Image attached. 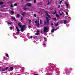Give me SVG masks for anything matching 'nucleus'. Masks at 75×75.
Wrapping results in <instances>:
<instances>
[{
	"mask_svg": "<svg viewBox=\"0 0 75 75\" xmlns=\"http://www.w3.org/2000/svg\"><path fill=\"white\" fill-rule=\"evenodd\" d=\"M44 11L45 13L46 14L47 16H48L49 18H50L51 16L48 14V11Z\"/></svg>",
	"mask_w": 75,
	"mask_h": 75,
	"instance_id": "f257e3e1",
	"label": "nucleus"
},
{
	"mask_svg": "<svg viewBox=\"0 0 75 75\" xmlns=\"http://www.w3.org/2000/svg\"><path fill=\"white\" fill-rule=\"evenodd\" d=\"M46 31H48V27H44V29L43 30V31L44 33H45Z\"/></svg>",
	"mask_w": 75,
	"mask_h": 75,
	"instance_id": "f03ea898",
	"label": "nucleus"
},
{
	"mask_svg": "<svg viewBox=\"0 0 75 75\" xmlns=\"http://www.w3.org/2000/svg\"><path fill=\"white\" fill-rule=\"evenodd\" d=\"M65 73L67 74H68V73H69V70L68 69H66L65 70Z\"/></svg>",
	"mask_w": 75,
	"mask_h": 75,
	"instance_id": "7ed1b4c3",
	"label": "nucleus"
},
{
	"mask_svg": "<svg viewBox=\"0 0 75 75\" xmlns=\"http://www.w3.org/2000/svg\"><path fill=\"white\" fill-rule=\"evenodd\" d=\"M46 21L47 23L48 24H49V19L48 18V17H46Z\"/></svg>",
	"mask_w": 75,
	"mask_h": 75,
	"instance_id": "20e7f679",
	"label": "nucleus"
},
{
	"mask_svg": "<svg viewBox=\"0 0 75 75\" xmlns=\"http://www.w3.org/2000/svg\"><path fill=\"white\" fill-rule=\"evenodd\" d=\"M18 26L20 27V28H21V27H22V25L20 23H18Z\"/></svg>",
	"mask_w": 75,
	"mask_h": 75,
	"instance_id": "39448f33",
	"label": "nucleus"
},
{
	"mask_svg": "<svg viewBox=\"0 0 75 75\" xmlns=\"http://www.w3.org/2000/svg\"><path fill=\"white\" fill-rule=\"evenodd\" d=\"M26 5L29 7H30V6H31V4L30 3H27Z\"/></svg>",
	"mask_w": 75,
	"mask_h": 75,
	"instance_id": "423d86ee",
	"label": "nucleus"
},
{
	"mask_svg": "<svg viewBox=\"0 0 75 75\" xmlns=\"http://www.w3.org/2000/svg\"><path fill=\"white\" fill-rule=\"evenodd\" d=\"M51 1H50V0H48V3H47V5H49L50 4H51Z\"/></svg>",
	"mask_w": 75,
	"mask_h": 75,
	"instance_id": "0eeeda50",
	"label": "nucleus"
},
{
	"mask_svg": "<svg viewBox=\"0 0 75 75\" xmlns=\"http://www.w3.org/2000/svg\"><path fill=\"white\" fill-rule=\"evenodd\" d=\"M26 14V13L23 12L22 13V16H23V17H24V16H25V14Z\"/></svg>",
	"mask_w": 75,
	"mask_h": 75,
	"instance_id": "6e6552de",
	"label": "nucleus"
},
{
	"mask_svg": "<svg viewBox=\"0 0 75 75\" xmlns=\"http://www.w3.org/2000/svg\"><path fill=\"white\" fill-rule=\"evenodd\" d=\"M40 23H39V22H38L37 25V27L38 28H39L40 27Z\"/></svg>",
	"mask_w": 75,
	"mask_h": 75,
	"instance_id": "1a4fd4ad",
	"label": "nucleus"
},
{
	"mask_svg": "<svg viewBox=\"0 0 75 75\" xmlns=\"http://www.w3.org/2000/svg\"><path fill=\"white\" fill-rule=\"evenodd\" d=\"M63 22L64 23V24H67V22L65 20H64Z\"/></svg>",
	"mask_w": 75,
	"mask_h": 75,
	"instance_id": "9d476101",
	"label": "nucleus"
},
{
	"mask_svg": "<svg viewBox=\"0 0 75 75\" xmlns=\"http://www.w3.org/2000/svg\"><path fill=\"white\" fill-rule=\"evenodd\" d=\"M52 20H54V21H55L57 20V18H52Z\"/></svg>",
	"mask_w": 75,
	"mask_h": 75,
	"instance_id": "9b49d317",
	"label": "nucleus"
},
{
	"mask_svg": "<svg viewBox=\"0 0 75 75\" xmlns=\"http://www.w3.org/2000/svg\"><path fill=\"white\" fill-rule=\"evenodd\" d=\"M55 24V27H57L58 25H59V24L58 23H54Z\"/></svg>",
	"mask_w": 75,
	"mask_h": 75,
	"instance_id": "f8f14e48",
	"label": "nucleus"
},
{
	"mask_svg": "<svg viewBox=\"0 0 75 75\" xmlns=\"http://www.w3.org/2000/svg\"><path fill=\"white\" fill-rule=\"evenodd\" d=\"M55 31V29L53 28L52 30L51 31V33H54Z\"/></svg>",
	"mask_w": 75,
	"mask_h": 75,
	"instance_id": "ddd939ff",
	"label": "nucleus"
},
{
	"mask_svg": "<svg viewBox=\"0 0 75 75\" xmlns=\"http://www.w3.org/2000/svg\"><path fill=\"white\" fill-rule=\"evenodd\" d=\"M28 21H29V24H30V23H31L32 21H31V19H28Z\"/></svg>",
	"mask_w": 75,
	"mask_h": 75,
	"instance_id": "4468645a",
	"label": "nucleus"
},
{
	"mask_svg": "<svg viewBox=\"0 0 75 75\" xmlns=\"http://www.w3.org/2000/svg\"><path fill=\"white\" fill-rule=\"evenodd\" d=\"M11 18L14 20L15 21H16V18L14 17H12Z\"/></svg>",
	"mask_w": 75,
	"mask_h": 75,
	"instance_id": "2eb2a0df",
	"label": "nucleus"
},
{
	"mask_svg": "<svg viewBox=\"0 0 75 75\" xmlns=\"http://www.w3.org/2000/svg\"><path fill=\"white\" fill-rule=\"evenodd\" d=\"M56 16L57 17V18H59V16L58 15V14H56Z\"/></svg>",
	"mask_w": 75,
	"mask_h": 75,
	"instance_id": "dca6fc26",
	"label": "nucleus"
},
{
	"mask_svg": "<svg viewBox=\"0 0 75 75\" xmlns=\"http://www.w3.org/2000/svg\"><path fill=\"white\" fill-rule=\"evenodd\" d=\"M11 23H12V22L11 23H9L8 22H7V24L8 25H11Z\"/></svg>",
	"mask_w": 75,
	"mask_h": 75,
	"instance_id": "f3484780",
	"label": "nucleus"
},
{
	"mask_svg": "<svg viewBox=\"0 0 75 75\" xmlns=\"http://www.w3.org/2000/svg\"><path fill=\"white\" fill-rule=\"evenodd\" d=\"M25 25H23L22 26V28H23L24 29V28H25Z\"/></svg>",
	"mask_w": 75,
	"mask_h": 75,
	"instance_id": "a211bd4d",
	"label": "nucleus"
},
{
	"mask_svg": "<svg viewBox=\"0 0 75 75\" xmlns=\"http://www.w3.org/2000/svg\"><path fill=\"white\" fill-rule=\"evenodd\" d=\"M23 31H24V29H23V28H21V32H23Z\"/></svg>",
	"mask_w": 75,
	"mask_h": 75,
	"instance_id": "6ab92c4d",
	"label": "nucleus"
},
{
	"mask_svg": "<svg viewBox=\"0 0 75 75\" xmlns=\"http://www.w3.org/2000/svg\"><path fill=\"white\" fill-rule=\"evenodd\" d=\"M10 69H11V70H13L14 68L12 67H10Z\"/></svg>",
	"mask_w": 75,
	"mask_h": 75,
	"instance_id": "aec40b11",
	"label": "nucleus"
},
{
	"mask_svg": "<svg viewBox=\"0 0 75 75\" xmlns=\"http://www.w3.org/2000/svg\"><path fill=\"white\" fill-rule=\"evenodd\" d=\"M17 17H18V18L20 17V15L19 14H17Z\"/></svg>",
	"mask_w": 75,
	"mask_h": 75,
	"instance_id": "412c9836",
	"label": "nucleus"
},
{
	"mask_svg": "<svg viewBox=\"0 0 75 75\" xmlns=\"http://www.w3.org/2000/svg\"><path fill=\"white\" fill-rule=\"evenodd\" d=\"M3 4V2H0V5H2V4Z\"/></svg>",
	"mask_w": 75,
	"mask_h": 75,
	"instance_id": "4be33fe9",
	"label": "nucleus"
},
{
	"mask_svg": "<svg viewBox=\"0 0 75 75\" xmlns=\"http://www.w3.org/2000/svg\"><path fill=\"white\" fill-rule=\"evenodd\" d=\"M35 35H39V33H35Z\"/></svg>",
	"mask_w": 75,
	"mask_h": 75,
	"instance_id": "5701e85b",
	"label": "nucleus"
},
{
	"mask_svg": "<svg viewBox=\"0 0 75 75\" xmlns=\"http://www.w3.org/2000/svg\"><path fill=\"white\" fill-rule=\"evenodd\" d=\"M14 5L15 6H17V3L15 4H14Z\"/></svg>",
	"mask_w": 75,
	"mask_h": 75,
	"instance_id": "b1692460",
	"label": "nucleus"
},
{
	"mask_svg": "<svg viewBox=\"0 0 75 75\" xmlns=\"http://www.w3.org/2000/svg\"><path fill=\"white\" fill-rule=\"evenodd\" d=\"M23 10H27V8H23Z\"/></svg>",
	"mask_w": 75,
	"mask_h": 75,
	"instance_id": "393cba45",
	"label": "nucleus"
},
{
	"mask_svg": "<svg viewBox=\"0 0 75 75\" xmlns=\"http://www.w3.org/2000/svg\"><path fill=\"white\" fill-rule=\"evenodd\" d=\"M56 13H57V11L56 10L53 13V14H55Z\"/></svg>",
	"mask_w": 75,
	"mask_h": 75,
	"instance_id": "a878e982",
	"label": "nucleus"
},
{
	"mask_svg": "<svg viewBox=\"0 0 75 75\" xmlns=\"http://www.w3.org/2000/svg\"><path fill=\"white\" fill-rule=\"evenodd\" d=\"M65 4L66 5V6L68 7V4H67V3H65Z\"/></svg>",
	"mask_w": 75,
	"mask_h": 75,
	"instance_id": "bb28decb",
	"label": "nucleus"
},
{
	"mask_svg": "<svg viewBox=\"0 0 75 75\" xmlns=\"http://www.w3.org/2000/svg\"><path fill=\"white\" fill-rule=\"evenodd\" d=\"M46 24H47V22L45 21L44 22V24L45 25H46Z\"/></svg>",
	"mask_w": 75,
	"mask_h": 75,
	"instance_id": "cd10ccee",
	"label": "nucleus"
},
{
	"mask_svg": "<svg viewBox=\"0 0 75 75\" xmlns=\"http://www.w3.org/2000/svg\"><path fill=\"white\" fill-rule=\"evenodd\" d=\"M40 24H42V20H40Z\"/></svg>",
	"mask_w": 75,
	"mask_h": 75,
	"instance_id": "c85d7f7f",
	"label": "nucleus"
},
{
	"mask_svg": "<svg viewBox=\"0 0 75 75\" xmlns=\"http://www.w3.org/2000/svg\"><path fill=\"white\" fill-rule=\"evenodd\" d=\"M62 1H60L59 3V4H61V3H62Z\"/></svg>",
	"mask_w": 75,
	"mask_h": 75,
	"instance_id": "c756f323",
	"label": "nucleus"
},
{
	"mask_svg": "<svg viewBox=\"0 0 75 75\" xmlns=\"http://www.w3.org/2000/svg\"><path fill=\"white\" fill-rule=\"evenodd\" d=\"M11 7H13V4H11L10 5Z\"/></svg>",
	"mask_w": 75,
	"mask_h": 75,
	"instance_id": "7c9ffc66",
	"label": "nucleus"
},
{
	"mask_svg": "<svg viewBox=\"0 0 75 75\" xmlns=\"http://www.w3.org/2000/svg\"><path fill=\"white\" fill-rule=\"evenodd\" d=\"M23 16H21V20H23Z\"/></svg>",
	"mask_w": 75,
	"mask_h": 75,
	"instance_id": "2f4dec72",
	"label": "nucleus"
},
{
	"mask_svg": "<svg viewBox=\"0 0 75 75\" xmlns=\"http://www.w3.org/2000/svg\"><path fill=\"white\" fill-rule=\"evenodd\" d=\"M33 3H36V0H34Z\"/></svg>",
	"mask_w": 75,
	"mask_h": 75,
	"instance_id": "473e14b6",
	"label": "nucleus"
},
{
	"mask_svg": "<svg viewBox=\"0 0 75 75\" xmlns=\"http://www.w3.org/2000/svg\"><path fill=\"white\" fill-rule=\"evenodd\" d=\"M11 13L12 14H14V11H11Z\"/></svg>",
	"mask_w": 75,
	"mask_h": 75,
	"instance_id": "72a5a7b5",
	"label": "nucleus"
},
{
	"mask_svg": "<svg viewBox=\"0 0 75 75\" xmlns=\"http://www.w3.org/2000/svg\"><path fill=\"white\" fill-rule=\"evenodd\" d=\"M5 71V69H3L2 70V72H4V71Z\"/></svg>",
	"mask_w": 75,
	"mask_h": 75,
	"instance_id": "f704fd0d",
	"label": "nucleus"
},
{
	"mask_svg": "<svg viewBox=\"0 0 75 75\" xmlns=\"http://www.w3.org/2000/svg\"><path fill=\"white\" fill-rule=\"evenodd\" d=\"M64 13H63V12H62V13H61L60 14V15H62V14H63Z\"/></svg>",
	"mask_w": 75,
	"mask_h": 75,
	"instance_id": "c9c22d12",
	"label": "nucleus"
},
{
	"mask_svg": "<svg viewBox=\"0 0 75 75\" xmlns=\"http://www.w3.org/2000/svg\"><path fill=\"white\" fill-rule=\"evenodd\" d=\"M34 16L35 17H37V16L36 15V14H34Z\"/></svg>",
	"mask_w": 75,
	"mask_h": 75,
	"instance_id": "e433bc0d",
	"label": "nucleus"
},
{
	"mask_svg": "<svg viewBox=\"0 0 75 75\" xmlns=\"http://www.w3.org/2000/svg\"><path fill=\"white\" fill-rule=\"evenodd\" d=\"M16 29H17V30H18V28L17 26H16Z\"/></svg>",
	"mask_w": 75,
	"mask_h": 75,
	"instance_id": "4c0bfd02",
	"label": "nucleus"
},
{
	"mask_svg": "<svg viewBox=\"0 0 75 75\" xmlns=\"http://www.w3.org/2000/svg\"><path fill=\"white\" fill-rule=\"evenodd\" d=\"M8 67H6V68L5 69L6 70H7V69H8Z\"/></svg>",
	"mask_w": 75,
	"mask_h": 75,
	"instance_id": "58836bf2",
	"label": "nucleus"
},
{
	"mask_svg": "<svg viewBox=\"0 0 75 75\" xmlns=\"http://www.w3.org/2000/svg\"><path fill=\"white\" fill-rule=\"evenodd\" d=\"M17 31L18 32H20V30L19 29H17Z\"/></svg>",
	"mask_w": 75,
	"mask_h": 75,
	"instance_id": "ea45409f",
	"label": "nucleus"
},
{
	"mask_svg": "<svg viewBox=\"0 0 75 75\" xmlns=\"http://www.w3.org/2000/svg\"><path fill=\"white\" fill-rule=\"evenodd\" d=\"M10 29H11V30L13 29V27H11V26L10 27Z\"/></svg>",
	"mask_w": 75,
	"mask_h": 75,
	"instance_id": "a19ab883",
	"label": "nucleus"
},
{
	"mask_svg": "<svg viewBox=\"0 0 75 75\" xmlns=\"http://www.w3.org/2000/svg\"><path fill=\"white\" fill-rule=\"evenodd\" d=\"M37 33H40V31H39V30H37Z\"/></svg>",
	"mask_w": 75,
	"mask_h": 75,
	"instance_id": "79ce46f5",
	"label": "nucleus"
},
{
	"mask_svg": "<svg viewBox=\"0 0 75 75\" xmlns=\"http://www.w3.org/2000/svg\"><path fill=\"white\" fill-rule=\"evenodd\" d=\"M66 14H67V15H68V11L66 12Z\"/></svg>",
	"mask_w": 75,
	"mask_h": 75,
	"instance_id": "37998d69",
	"label": "nucleus"
},
{
	"mask_svg": "<svg viewBox=\"0 0 75 75\" xmlns=\"http://www.w3.org/2000/svg\"><path fill=\"white\" fill-rule=\"evenodd\" d=\"M6 55L7 57H8V54H6Z\"/></svg>",
	"mask_w": 75,
	"mask_h": 75,
	"instance_id": "c03bdc74",
	"label": "nucleus"
},
{
	"mask_svg": "<svg viewBox=\"0 0 75 75\" xmlns=\"http://www.w3.org/2000/svg\"><path fill=\"white\" fill-rule=\"evenodd\" d=\"M37 23V21H35V23L36 24V23Z\"/></svg>",
	"mask_w": 75,
	"mask_h": 75,
	"instance_id": "a18cd8bd",
	"label": "nucleus"
},
{
	"mask_svg": "<svg viewBox=\"0 0 75 75\" xmlns=\"http://www.w3.org/2000/svg\"><path fill=\"white\" fill-rule=\"evenodd\" d=\"M58 8H60V5H59L58 6Z\"/></svg>",
	"mask_w": 75,
	"mask_h": 75,
	"instance_id": "49530a36",
	"label": "nucleus"
},
{
	"mask_svg": "<svg viewBox=\"0 0 75 75\" xmlns=\"http://www.w3.org/2000/svg\"><path fill=\"white\" fill-rule=\"evenodd\" d=\"M30 38L32 39L33 38V36H31L30 37Z\"/></svg>",
	"mask_w": 75,
	"mask_h": 75,
	"instance_id": "de8ad7c7",
	"label": "nucleus"
},
{
	"mask_svg": "<svg viewBox=\"0 0 75 75\" xmlns=\"http://www.w3.org/2000/svg\"><path fill=\"white\" fill-rule=\"evenodd\" d=\"M28 27H30V28L31 27V26L30 25H28Z\"/></svg>",
	"mask_w": 75,
	"mask_h": 75,
	"instance_id": "09e8293b",
	"label": "nucleus"
},
{
	"mask_svg": "<svg viewBox=\"0 0 75 75\" xmlns=\"http://www.w3.org/2000/svg\"><path fill=\"white\" fill-rule=\"evenodd\" d=\"M51 25H54V24H53V23H51Z\"/></svg>",
	"mask_w": 75,
	"mask_h": 75,
	"instance_id": "8fccbe9b",
	"label": "nucleus"
},
{
	"mask_svg": "<svg viewBox=\"0 0 75 75\" xmlns=\"http://www.w3.org/2000/svg\"><path fill=\"white\" fill-rule=\"evenodd\" d=\"M34 75H38V74H34Z\"/></svg>",
	"mask_w": 75,
	"mask_h": 75,
	"instance_id": "3c124183",
	"label": "nucleus"
},
{
	"mask_svg": "<svg viewBox=\"0 0 75 75\" xmlns=\"http://www.w3.org/2000/svg\"><path fill=\"white\" fill-rule=\"evenodd\" d=\"M31 0H28L27 1H30Z\"/></svg>",
	"mask_w": 75,
	"mask_h": 75,
	"instance_id": "603ef678",
	"label": "nucleus"
},
{
	"mask_svg": "<svg viewBox=\"0 0 75 75\" xmlns=\"http://www.w3.org/2000/svg\"><path fill=\"white\" fill-rule=\"evenodd\" d=\"M43 45H45V44L44 43V44H43Z\"/></svg>",
	"mask_w": 75,
	"mask_h": 75,
	"instance_id": "864d4df0",
	"label": "nucleus"
},
{
	"mask_svg": "<svg viewBox=\"0 0 75 75\" xmlns=\"http://www.w3.org/2000/svg\"><path fill=\"white\" fill-rule=\"evenodd\" d=\"M17 33H20V32H18Z\"/></svg>",
	"mask_w": 75,
	"mask_h": 75,
	"instance_id": "5fc2aeb1",
	"label": "nucleus"
},
{
	"mask_svg": "<svg viewBox=\"0 0 75 75\" xmlns=\"http://www.w3.org/2000/svg\"><path fill=\"white\" fill-rule=\"evenodd\" d=\"M46 32V33H48V30H47Z\"/></svg>",
	"mask_w": 75,
	"mask_h": 75,
	"instance_id": "6e6d98bb",
	"label": "nucleus"
},
{
	"mask_svg": "<svg viewBox=\"0 0 75 75\" xmlns=\"http://www.w3.org/2000/svg\"><path fill=\"white\" fill-rule=\"evenodd\" d=\"M44 39H46V38H44Z\"/></svg>",
	"mask_w": 75,
	"mask_h": 75,
	"instance_id": "4d7b16f0",
	"label": "nucleus"
},
{
	"mask_svg": "<svg viewBox=\"0 0 75 75\" xmlns=\"http://www.w3.org/2000/svg\"><path fill=\"white\" fill-rule=\"evenodd\" d=\"M1 67H0V69H1Z\"/></svg>",
	"mask_w": 75,
	"mask_h": 75,
	"instance_id": "13d9d810",
	"label": "nucleus"
},
{
	"mask_svg": "<svg viewBox=\"0 0 75 75\" xmlns=\"http://www.w3.org/2000/svg\"><path fill=\"white\" fill-rule=\"evenodd\" d=\"M60 23H62V22L61 21V22H60Z\"/></svg>",
	"mask_w": 75,
	"mask_h": 75,
	"instance_id": "bf43d9fd",
	"label": "nucleus"
},
{
	"mask_svg": "<svg viewBox=\"0 0 75 75\" xmlns=\"http://www.w3.org/2000/svg\"><path fill=\"white\" fill-rule=\"evenodd\" d=\"M47 25H48V24H47Z\"/></svg>",
	"mask_w": 75,
	"mask_h": 75,
	"instance_id": "052dcab7",
	"label": "nucleus"
},
{
	"mask_svg": "<svg viewBox=\"0 0 75 75\" xmlns=\"http://www.w3.org/2000/svg\"><path fill=\"white\" fill-rule=\"evenodd\" d=\"M25 0L26 1V0Z\"/></svg>",
	"mask_w": 75,
	"mask_h": 75,
	"instance_id": "680f3d73",
	"label": "nucleus"
}]
</instances>
